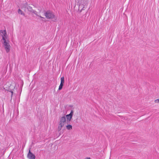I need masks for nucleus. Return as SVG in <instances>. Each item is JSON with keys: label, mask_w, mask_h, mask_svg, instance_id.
<instances>
[{"label": "nucleus", "mask_w": 159, "mask_h": 159, "mask_svg": "<svg viewBox=\"0 0 159 159\" xmlns=\"http://www.w3.org/2000/svg\"><path fill=\"white\" fill-rule=\"evenodd\" d=\"M0 33H1V35L2 37V40L8 39V38L7 36V32L6 30H1Z\"/></svg>", "instance_id": "obj_6"}, {"label": "nucleus", "mask_w": 159, "mask_h": 159, "mask_svg": "<svg viewBox=\"0 0 159 159\" xmlns=\"http://www.w3.org/2000/svg\"><path fill=\"white\" fill-rule=\"evenodd\" d=\"M21 10L19 9L18 10V13L20 15L25 16V14L23 12V11H25V9H24V7H21Z\"/></svg>", "instance_id": "obj_10"}, {"label": "nucleus", "mask_w": 159, "mask_h": 159, "mask_svg": "<svg viewBox=\"0 0 159 159\" xmlns=\"http://www.w3.org/2000/svg\"><path fill=\"white\" fill-rule=\"evenodd\" d=\"M23 7H24V9H25V7H24V6H23Z\"/></svg>", "instance_id": "obj_17"}, {"label": "nucleus", "mask_w": 159, "mask_h": 159, "mask_svg": "<svg viewBox=\"0 0 159 159\" xmlns=\"http://www.w3.org/2000/svg\"><path fill=\"white\" fill-rule=\"evenodd\" d=\"M44 14L46 18L48 19H52V21L56 22L57 20V17L54 14L50 11H47L44 12Z\"/></svg>", "instance_id": "obj_1"}, {"label": "nucleus", "mask_w": 159, "mask_h": 159, "mask_svg": "<svg viewBox=\"0 0 159 159\" xmlns=\"http://www.w3.org/2000/svg\"><path fill=\"white\" fill-rule=\"evenodd\" d=\"M42 10V8L40 7H39L38 8H36V9L34 10V11H33V13L37 16H39L41 18H44L39 14V13L41 12Z\"/></svg>", "instance_id": "obj_5"}, {"label": "nucleus", "mask_w": 159, "mask_h": 159, "mask_svg": "<svg viewBox=\"0 0 159 159\" xmlns=\"http://www.w3.org/2000/svg\"><path fill=\"white\" fill-rule=\"evenodd\" d=\"M85 159H91L90 157H87L85 158Z\"/></svg>", "instance_id": "obj_16"}, {"label": "nucleus", "mask_w": 159, "mask_h": 159, "mask_svg": "<svg viewBox=\"0 0 159 159\" xmlns=\"http://www.w3.org/2000/svg\"><path fill=\"white\" fill-rule=\"evenodd\" d=\"M2 46L5 50L7 53H8L10 50L11 46L10 44V41L8 39L1 41Z\"/></svg>", "instance_id": "obj_3"}, {"label": "nucleus", "mask_w": 159, "mask_h": 159, "mask_svg": "<svg viewBox=\"0 0 159 159\" xmlns=\"http://www.w3.org/2000/svg\"><path fill=\"white\" fill-rule=\"evenodd\" d=\"M59 134L61 135V133H59Z\"/></svg>", "instance_id": "obj_18"}, {"label": "nucleus", "mask_w": 159, "mask_h": 159, "mask_svg": "<svg viewBox=\"0 0 159 159\" xmlns=\"http://www.w3.org/2000/svg\"><path fill=\"white\" fill-rule=\"evenodd\" d=\"M66 118L65 116L61 117L59 119V125L57 128V130L60 131L62 128L66 124Z\"/></svg>", "instance_id": "obj_2"}, {"label": "nucleus", "mask_w": 159, "mask_h": 159, "mask_svg": "<svg viewBox=\"0 0 159 159\" xmlns=\"http://www.w3.org/2000/svg\"><path fill=\"white\" fill-rule=\"evenodd\" d=\"M27 157L29 159H35V156L31 152L30 149H29V152L27 154Z\"/></svg>", "instance_id": "obj_7"}, {"label": "nucleus", "mask_w": 159, "mask_h": 159, "mask_svg": "<svg viewBox=\"0 0 159 159\" xmlns=\"http://www.w3.org/2000/svg\"><path fill=\"white\" fill-rule=\"evenodd\" d=\"M73 110H71L70 114L68 115L72 117L73 115Z\"/></svg>", "instance_id": "obj_14"}, {"label": "nucleus", "mask_w": 159, "mask_h": 159, "mask_svg": "<svg viewBox=\"0 0 159 159\" xmlns=\"http://www.w3.org/2000/svg\"><path fill=\"white\" fill-rule=\"evenodd\" d=\"M155 102L156 103H159V98L156 99L155 100Z\"/></svg>", "instance_id": "obj_15"}, {"label": "nucleus", "mask_w": 159, "mask_h": 159, "mask_svg": "<svg viewBox=\"0 0 159 159\" xmlns=\"http://www.w3.org/2000/svg\"><path fill=\"white\" fill-rule=\"evenodd\" d=\"M66 117L67 119V121L69 122L70 121L72 117L68 114L66 116Z\"/></svg>", "instance_id": "obj_12"}, {"label": "nucleus", "mask_w": 159, "mask_h": 159, "mask_svg": "<svg viewBox=\"0 0 159 159\" xmlns=\"http://www.w3.org/2000/svg\"><path fill=\"white\" fill-rule=\"evenodd\" d=\"M66 128L68 130H71L72 129V126L70 125H67L66 126Z\"/></svg>", "instance_id": "obj_13"}, {"label": "nucleus", "mask_w": 159, "mask_h": 159, "mask_svg": "<svg viewBox=\"0 0 159 159\" xmlns=\"http://www.w3.org/2000/svg\"><path fill=\"white\" fill-rule=\"evenodd\" d=\"M79 5V10L81 11L84 8V4L86 1L84 0H75Z\"/></svg>", "instance_id": "obj_4"}, {"label": "nucleus", "mask_w": 159, "mask_h": 159, "mask_svg": "<svg viewBox=\"0 0 159 159\" xmlns=\"http://www.w3.org/2000/svg\"><path fill=\"white\" fill-rule=\"evenodd\" d=\"M13 88L14 89L15 88V86L14 85H13L12 84L9 87V89L8 90L9 92H10L11 93V100L12 99V97L13 93V89L12 90V89H11Z\"/></svg>", "instance_id": "obj_9"}, {"label": "nucleus", "mask_w": 159, "mask_h": 159, "mask_svg": "<svg viewBox=\"0 0 159 159\" xmlns=\"http://www.w3.org/2000/svg\"><path fill=\"white\" fill-rule=\"evenodd\" d=\"M61 84L59 86L58 90H61L62 89V87L64 83V77H62L61 78Z\"/></svg>", "instance_id": "obj_8"}, {"label": "nucleus", "mask_w": 159, "mask_h": 159, "mask_svg": "<svg viewBox=\"0 0 159 159\" xmlns=\"http://www.w3.org/2000/svg\"><path fill=\"white\" fill-rule=\"evenodd\" d=\"M26 7L28 11H30L33 12V11H34L33 10L32 7L30 6L27 5Z\"/></svg>", "instance_id": "obj_11"}]
</instances>
